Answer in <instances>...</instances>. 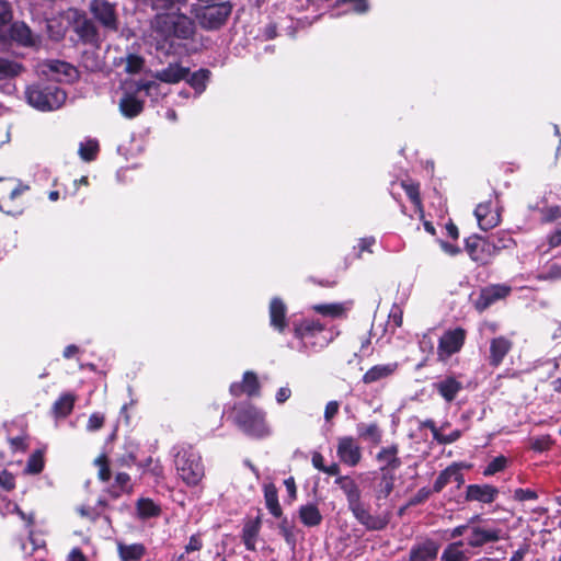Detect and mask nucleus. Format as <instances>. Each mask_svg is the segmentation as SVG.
Instances as JSON below:
<instances>
[{
  "label": "nucleus",
  "instance_id": "obj_7",
  "mask_svg": "<svg viewBox=\"0 0 561 561\" xmlns=\"http://www.w3.org/2000/svg\"><path fill=\"white\" fill-rule=\"evenodd\" d=\"M89 10L105 32L116 33L119 30V20L115 3H111L107 0H91Z\"/></svg>",
  "mask_w": 561,
  "mask_h": 561
},
{
  "label": "nucleus",
  "instance_id": "obj_60",
  "mask_svg": "<svg viewBox=\"0 0 561 561\" xmlns=\"http://www.w3.org/2000/svg\"><path fill=\"white\" fill-rule=\"evenodd\" d=\"M376 240L374 237L362 238L358 241L357 252L354 254L355 259H360L364 252L373 253L371 247L375 244Z\"/></svg>",
  "mask_w": 561,
  "mask_h": 561
},
{
  "label": "nucleus",
  "instance_id": "obj_54",
  "mask_svg": "<svg viewBox=\"0 0 561 561\" xmlns=\"http://www.w3.org/2000/svg\"><path fill=\"white\" fill-rule=\"evenodd\" d=\"M552 439L550 435H543L539 437H535L531 440L530 448L535 451L542 453L549 450L552 446Z\"/></svg>",
  "mask_w": 561,
  "mask_h": 561
},
{
  "label": "nucleus",
  "instance_id": "obj_59",
  "mask_svg": "<svg viewBox=\"0 0 561 561\" xmlns=\"http://www.w3.org/2000/svg\"><path fill=\"white\" fill-rule=\"evenodd\" d=\"M345 3H352L353 11L358 14L366 13L369 9L367 0H336L335 5L339 7Z\"/></svg>",
  "mask_w": 561,
  "mask_h": 561
},
{
  "label": "nucleus",
  "instance_id": "obj_4",
  "mask_svg": "<svg viewBox=\"0 0 561 561\" xmlns=\"http://www.w3.org/2000/svg\"><path fill=\"white\" fill-rule=\"evenodd\" d=\"M234 422L245 435L252 438L263 439L271 435L265 413L252 404L238 408Z\"/></svg>",
  "mask_w": 561,
  "mask_h": 561
},
{
  "label": "nucleus",
  "instance_id": "obj_64",
  "mask_svg": "<svg viewBox=\"0 0 561 561\" xmlns=\"http://www.w3.org/2000/svg\"><path fill=\"white\" fill-rule=\"evenodd\" d=\"M467 559L463 551H457L451 549H444L440 561H465Z\"/></svg>",
  "mask_w": 561,
  "mask_h": 561
},
{
  "label": "nucleus",
  "instance_id": "obj_21",
  "mask_svg": "<svg viewBox=\"0 0 561 561\" xmlns=\"http://www.w3.org/2000/svg\"><path fill=\"white\" fill-rule=\"evenodd\" d=\"M499 495V489L491 484H469L466 489V501H477L483 504L493 503Z\"/></svg>",
  "mask_w": 561,
  "mask_h": 561
},
{
  "label": "nucleus",
  "instance_id": "obj_3",
  "mask_svg": "<svg viewBox=\"0 0 561 561\" xmlns=\"http://www.w3.org/2000/svg\"><path fill=\"white\" fill-rule=\"evenodd\" d=\"M179 477L188 486H196L205 476L199 453L192 446L181 447L174 456Z\"/></svg>",
  "mask_w": 561,
  "mask_h": 561
},
{
  "label": "nucleus",
  "instance_id": "obj_37",
  "mask_svg": "<svg viewBox=\"0 0 561 561\" xmlns=\"http://www.w3.org/2000/svg\"><path fill=\"white\" fill-rule=\"evenodd\" d=\"M10 34L13 41L24 46L34 44L31 28L23 22H15L11 25Z\"/></svg>",
  "mask_w": 561,
  "mask_h": 561
},
{
  "label": "nucleus",
  "instance_id": "obj_36",
  "mask_svg": "<svg viewBox=\"0 0 561 561\" xmlns=\"http://www.w3.org/2000/svg\"><path fill=\"white\" fill-rule=\"evenodd\" d=\"M311 310L316 313L321 314L323 317H329L332 319H341L346 317V307L342 302H331V304H316L311 306Z\"/></svg>",
  "mask_w": 561,
  "mask_h": 561
},
{
  "label": "nucleus",
  "instance_id": "obj_16",
  "mask_svg": "<svg viewBox=\"0 0 561 561\" xmlns=\"http://www.w3.org/2000/svg\"><path fill=\"white\" fill-rule=\"evenodd\" d=\"M28 190V185L19 181L14 188L8 194L9 197L1 202L0 210L10 216L21 215L24 210L23 194Z\"/></svg>",
  "mask_w": 561,
  "mask_h": 561
},
{
  "label": "nucleus",
  "instance_id": "obj_51",
  "mask_svg": "<svg viewBox=\"0 0 561 561\" xmlns=\"http://www.w3.org/2000/svg\"><path fill=\"white\" fill-rule=\"evenodd\" d=\"M94 465L99 468L98 478L103 482H107L112 477L108 457L105 454L99 455L94 459Z\"/></svg>",
  "mask_w": 561,
  "mask_h": 561
},
{
  "label": "nucleus",
  "instance_id": "obj_20",
  "mask_svg": "<svg viewBox=\"0 0 561 561\" xmlns=\"http://www.w3.org/2000/svg\"><path fill=\"white\" fill-rule=\"evenodd\" d=\"M190 75V68L183 67L179 62H170L168 67L157 70L152 73V77L163 83L168 84H176L184 79H186Z\"/></svg>",
  "mask_w": 561,
  "mask_h": 561
},
{
  "label": "nucleus",
  "instance_id": "obj_2",
  "mask_svg": "<svg viewBox=\"0 0 561 561\" xmlns=\"http://www.w3.org/2000/svg\"><path fill=\"white\" fill-rule=\"evenodd\" d=\"M152 28L170 46L193 41L197 31L195 20L183 12L156 13Z\"/></svg>",
  "mask_w": 561,
  "mask_h": 561
},
{
  "label": "nucleus",
  "instance_id": "obj_31",
  "mask_svg": "<svg viewBox=\"0 0 561 561\" xmlns=\"http://www.w3.org/2000/svg\"><path fill=\"white\" fill-rule=\"evenodd\" d=\"M116 547L121 561H140L147 554V548L141 542L125 543L118 541Z\"/></svg>",
  "mask_w": 561,
  "mask_h": 561
},
{
  "label": "nucleus",
  "instance_id": "obj_14",
  "mask_svg": "<svg viewBox=\"0 0 561 561\" xmlns=\"http://www.w3.org/2000/svg\"><path fill=\"white\" fill-rule=\"evenodd\" d=\"M440 543L432 538L415 542L409 551V561H435L438 557Z\"/></svg>",
  "mask_w": 561,
  "mask_h": 561
},
{
  "label": "nucleus",
  "instance_id": "obj_23",
  "mask_svg": "<svg viewBox=\"0 0 561 561\" xmlns=\"http://www.w3.org/2000/svg\"><path fill=\"white\" fill-rule=\"evenodd\" d=\"M399 454V447L397 444H392L387 447H382L376 455V460L380 463H382L379 468V471L386 472H393L401 467L402 461L398 456Z\"/></svg>",
  "mask_w": 561,
  "mask_h": 561
},
{
  "label": "nucleus",
  "instance_id": "obj_61",
  "mask_svg": "<svg viewBox=\"0 0 561 561\" xmlns=\"http://www.w3.org/2000/svg\"><path fill=\"white\" fill-rule=\"evenodd\" d=\"M13 18L11 4L7 0H0V26L11 22Z\"/></svg>",
  "mask_w": 561,
  "mask_h": 561
},
{
  "label": "nucleus",
  "instance_id": "obj_15",
  "mask_svg": "<svg viewBox=\"0 0 561 561\" xmlns=\"http://www.w3.org/2000/svg\"><path fill=\"white\" fill-rule=\"evenodd\" d=\"M462 468H468V466L462 462H453L440 471L433 484L434 493L442 492L443 489L451 482L457 483V486L460 488L465 483V477L461 472Z\"/></svg>",
  "mask_w": 561,
  "mask_h": 561
},
{
  "label": "nucleus",
  "instance_id": "obj_40",
  "mask_svg": "<svg viewBox=\"0 0 561 561\" xmlns=\"http://www.w3.org/2000/svg\"><path fill=\"white\" fill-rule=\"evenodd\" d=\"M188 0H150V5L157 13L181 12Z\"/></svg>",
  "mask_w": 561,
  "mask_h": 561
},
{
  "label": "nucleus",
  "instance_id": "obj_12",
  "mask_svg": "<svg viewBox=\"0 0 561 561\" xmlns=\"http://www.w3.org/2000/svg\"><path fill=\"white\" fill-rule=\"evenodd\" d=\"M511 287L503 284H493L481 288L478 298L474 300V308L483 312L496 301L506 298L511 294Z\"/></svg>",
  "mask_w": 561,
  "mask_h": 561
},
{
  "label": "nucleus",
  "instance_id": "obj_41",
  "mask_svg": "<svg viewBox=\"0 0 561 561\" xmlns=\"http://www.w3.org/2000/svg\"><path fill=\"white\" fill-rule=\"evenodd\" d=\"M358 436L365 440H369L375 445L381 443L382 432L379 428L377 423H371L368 425L359 424L357 426Z\"/></svg>",
  "mask_w": 561,
  "mask_h": 561
},
{
  "label": "nucleus",
  "instance_id": "obj_24",
  "mask_svg": "<svg viewBox=\"0 0 561 561\" xmlns=\"http://www.w3.org/2000/svg\"><path fill=\"white\" fill-rule=\"evenodd\" d=\"M501 539V529L482 528L479 526L471 528V535L467 540L471 548H480L490 542H496Z\"/></svg>",
  "mask_w": 561,
  "mask_h": 561
},
{
  "label": "nucleus",
  "instance_id": "obj_18",
  "mask_svg": "<svg viewBox=\"0 0 561 561\" xmlns=\"http://www.w3.org/2000/svg\"><path fill=\"white\" fill-rule=\"evenodd\" d=\"M261 385L259 378L253 371H245L242 376V381L232 382L229 387V392L232 397L239 398L242 394L248 397H259Z\"/></svg>",
  "mask_w": 561,
  "mask_h": 561
},
{
  "label": "nucleus",
  "instance_id": "obj_6",
  "mask_svg": "<svg viewBox=\"0 0 561 561\" xmlns=\"http://www.w3.org/2000/svg\"><path fill=\"white\" fill-rule=\"evenodd\" d=\"M195 10V19L205 31L220 30L232 13L230 1H210Z\"/></svg>",
  "mask_w": 561,
  "mask_h": 561
},
{
  "label": "nucleus",
  "instance_id": "obj_45",
  "mask_svg": "<svg viewBox=\"0 0 561 561\" xmlns=\"http://www.w3.org/2000/svg\"><path fill=\"white\" fill-rule=\"evenodd\" d=\"M99 151L100 146L98 140L89 139L80 144L78 153L83 161L90 162L96 159Z\"/></svg>",
  "mask_w": 561,
  "mask_h": 561
},
{
  "label": "nucleus",
  "instance_id": "obj_19",
  "mask_svg": "<svg viewBox=\"0 0 561 561\" xmlns=\"http://www.w3.org/2000/svg\"><path fill=\"white\" fill-rule=\"evenodd\" d=\"M270 324L278 333H284L288 327L287 306L279 297H273L268 307Z\"/></svg>",
  "mask_w": 561,
  "mask_h": 561
},
{
  "label": "nucleus",
  "instance_id": "obj_34",
  "mask_svg": "<svg viewBox=\"0 0 561 561\" xmlns=\"http://www.w3.org/2000/svg\"><path fill=\"white\" fill-rule=\"evenodd\" d=\"M77 397L71 392H65L54 402L51 413L56 419H65L71 414Z\"/></svg>",
  "mask_w": 561,
  "mask_h": 561
},
{
  "label": "nucleus",
  "instance_id": "obj_43",
  "mask_svg": "<svg viewBox=\"0 0 561 561\" xmlns=\"http://www.w3.org/2000/svg\"><path fill=\"white\" fill-rule=\"evenodd\" d=\"M210 71L205 68H201L197 71L191 72L186 79H184L195 91L202 92L206 88V82L209 79Z\"/></svg>",
  "mask_w": 561,
  "mask_h": 561
},
{
  "label": "nucleus",
  "instance_id": "obj_44",
  "mask_svg": "<svg viewBox=\"0 0 561 561\" xmlns=\"http://www.w3.org/2000/svg\"><path fill=\"white\" fill-rule=\"evenodd\" d=\"M538 280L556 282L561 279V262H548L542 271L536 275Z\"/></svg>",
  "mask_w": 561,
  "mask_h": 561
},
{
  "label": "nucleus",
  "instance_id": "obj_26",
  "mask_svg": "<svg viewBox=\"0 0 561 561\" xmlns=\"http://www.w3.org/2000/svg\"><path fill=\"white\" fill-rule=\"evenodd\" d=\"M512 341L505 336H497L492 339L490 343L489 364L492 367H499L502 364L504 357L512 350Z\"/></svg>",
  "mask_w": 561,
  "mask_h": 561
},
{
  "label": "nucleus",
  "instance_id": "obj_30",
  "mask_svg": "<svg viewBox=\"0 0 561 561\" xmlns=\"http://www.w3.org/2000/svg\"><path fill=\"white\" fill-rule=\"evenodd\" d=\"M145 108V101L138 99L135 93H125L119 100V111L126 118H135L139 116Z\"/></svg>",
  "mask_w": 561,
  "mask_h": 561
},
{
  "label": "nucleus",
  "instance_id": "obj_46",
  "mask_svg": "<svg viewBox=\"0 0 561 561\" xmlns=\"http://www.w3.org/2000/svg\"><path fill=\"white\" fill-rule=\"evenodd\" d=\"M45 467L44 453L36 449L27 459L25 472L30 474H39Z\"/></svg>",
  "mask_w": 561,
  "mask_h": 561
},
{
  "label": "nucleus",
  "instance_id": "obj_50",
  "mask_svg": "<svg viewBox=\"0 0 561 561\" xmlns=\"http://www.w3.org/2000/svg\"><path fill=\"white\" fill-rule=\"evenodd\" d=\"M131 91L129 93H135L137 96L138 93L145 92L147 96H151V89L159 90L160 84L156 80H135L130 84Z\"/></svg>",
  "mask_w": 561,
  "mask_h": 561
},
{
  "label": "nucleus",
  "instance_id": "obj_55",
  "mask_svg": "<svg viewBox=\"0 0 561 561\" xmlns=\"http://www.w3.org/2000/svg\"><path fill=\"white\" fill-rule=\"evenodd\" d=\"M432 492H434L433 489L431 490L427 486L421 488L413 496L409 499L408 506H417L425 503L430 499Z\"/></svg>",
  "mask_w": 561,
  "mask_h": 561
},
{
  "label": "nucleus",
  "instance_id": "obj_38",
  "mask_svg": "<svg viewBox=\"0 0 561 561\" xmlns=\"http://www.w3.org/2000/svg\"><path fill=\"white\" fill-rule=\"evenodd\" d=\"M490 240L492 252L495 255L500 251L513 248L516 243L512 236L506 231H497L496 233L488 237Z\"/></svg>",
  "mask_w": 561,
  "mask_h": 561
},
{
  "label": "nucleus",
  "instance_id": "obj_39",
  "mask_svg": "<svg viewBox=\"0 0 561 561\" xmlns=\"http://www.w3.org/2000/svg\"><path fill=\"white\" fill-rule=\"evenodd\" d=\"M136 510L140 519L158 517L161 514L160 506L148 497L139 499L136 504Z\"/></svg>",
  "mask_w": 561,
  "mask_h": 561
},
{
  "label": "nucleus",
  "instance_id": "obj_5",
  "mask_svg": "<svg viewBox=\"0 0 561 561\" xmlns=\"http://www.w3.org/2000/svg\"><path fill=\"white\" fill-rule=\"evenodd\" d=\"M27 102L39 111H54L66 101V92L55 84H33L26 89Z\"/></svg>",
  "mask_w": 561,
  "mask_h": 561
},
{
  "label": "nucleus",
  "instance_id": "obj_62",
  "mask_svg": "<svg viewBox=\"0 0 561 561\" xmlns=\"http://www.w3.org/2000/svg\"><path fill=\"white\" fill-rule=\"evenodd\" d=\"M389 320L396 328L402 327L403 310L398 304L392 305L390 312H389Z\"/></svg>",
  "mask_w": 561,
  "mask_h": 561
},
{
  "label": "nucleus",
  "instance_id": "obj_10",
  "mask_svg": "<svg viewBox=\"0 0 561 561\" xmlns=\"http://www.w3.org/2000/svg\"><path fill=\"white\" fill-rule=\"evenodd\" d=\"M465 251L473 262L482 266L490 264L494 257L489 238L477 233L465 239Z\"/></svg>",
  "mask_w": 561,
  "mask_h": 561
},
{
  "label": "nucleus",
  "instance_id": "obj_11",
  "mask_svg": "<svg viewBox=\"0 0 561 561\" xmlns=\"http://www.w3.org/2000/svg\"><path fill=\"white\" fill-rule=\"evenodd\" d=\"M466 335V330L460 327L446 331L438 341V360L444 362L458 353L465 344Z\"/></svg>",
  "mask_w": 561,
  "mask_h": 561
},
{
  "label": "nucleus",
  "instance_id": "obj_47",
  "mask_svg": "<svg viewBox=\"0 0 561 561\" xmlns=\"http://www.w3.org/2000/svg\"><path fill=\"white\" fill-rule=\"evenodd\" d=\"M48 68L54 73L62 75L68 81L77 76V69L66 61L50 60Z\"/></svg>",
  "mask_w": 561,
  "mask_h": 561
},
{
  "label": "nucleus",
  "instance_id": "obj_33",
  "mask_svg": "<svg viewBox=\"0 0 561 561\" xmlns=\"http://www.w3.org/2000/svg\"><path fill=\"white\" fill-rule=\"evenodd\" d=\"M264 502L267 511L275 518L283 516V508L278 500V489L273 482L263 485Z\"/></svg>",
  "mask_w": 561,
  "mask_h": 561
},
{
  "label": "nucleus",
  "instance_id": "obj_9",
  "mask_svg": "<svg viewBox=\"0 0 561 561\" xmlns=\"http://www.w3.org/2000/svg\"><path fill=\"white\" fill-rule=\"evenodd\" d=\"M73 32L78 35L80 42L84 45H89L95 48H100L102 44V37L99 27L92 19H89L85 13H79L76 11V18L73 20Z\"/></svg>",
  "mask_w": 561,
  "mask_h": 561
},
{
  "label": "nucleus",
  "instance_id": "obj_25",
  "mask_svg": "<svg viewBox=\"0 0 561 561\" xmlns=\"http://www.w3.org/2000/svg\"><path fill=\"white\" fill-rule=\"evenodd\" d=\"M474 215L479 227L484 231L496 227L501 221L500 214L492 209L491 202L478 204L474 209Z\"/></svg>",
  "mask_w": 561,
  "mask_h": 561
},
{
  "label": "nucleus",
  "instance_id": "obj_29",
  "mask_svg": "<svg viewBox=\"0 0 561 561\" xmlns=\"http://www.w3.org/2000/svg\"><path fill=\"white\" fill-rule=\"evenodd\" d=\"M399 368V364L397 362L387 363V364H378L370 367L363 375V382L366 385H370L383 379L391 377Z\"/></svg>",
  "mask_w": 561,
  "mask_h": 561
},
{
  "label": "nucleus",
  "instance_id": "obj_28",
  "mask_svg": "<svg viewBox=\"0 0 561 561\" xmlns=\"http://www.w3.org/2000/svg\"><path fill=\"white\" fill-rule=\"evenodd\" d=\"M110 504L107 499L104 496L99 497L95 506L90 505H81L77 507V513L82 517L92 523H95L99 518H103L108 525H111L112 520L108 515L103 514L104 508H108Z\"/></svg>",
  "mask_w": 561,
  "mask_h": 561
},
{
  "label": "nucleus",
  "instance_id": "obj_8",
  "mask_svg": "<svg viewBox=\"0 0 561 561\" xmlns=\"http://www.w3.org/2000/svg\"><path fill=\"white\" fill-rule=\"evenodd\" d=\"M325 325L318 319L304 318L293 322L294 336L299 340L305 347L317 346L316 339L323 333Z\"/></svg>",
  "mask_w": 561,
  "mask_h": 561
},
{
  "label": "nucleus",
  "instance_id": "obj_56",
  "mask_svg": "<svg viewBox=\"0 0 561 561\" xmlns=\"http://www.w3.org/2000/svg\"><path fill=\"white\" fill-rule=\"evenodd\" d=\"M204 546L203 535L201 533L194 534L190 537L188 542L184 546V553L190 554L202 550Z\"/></svg>",
  "mask_w": 561,
  "mask_h": 561
},
{
  "label": "nucleus",
  "instance_id": "obj_63",
  "mask_svg": "<svg viewBox=\"0 0 561 561\" xmlns=\"http://www.w3.org/2000/svg\"><path fill=\"white\" fill-rule=\"evenodd\" d=\"M514 499L519 502H524V501H528V500H537L538 493L531 489L518 488L514 491Z\"/></svg>",
  "mask_w": 561,
  "mask_h": 561
},
{
  "label": "nucleus",
  "instance_id": "obj_22",
  "mask_svg": "<svg viewBox=\"0 0 561 561\" xmlns=\"http://www.w3.org/2000/svg\"><path fill=\"white\" fill-rule=\"evenodd\" d=\"M262 527V513L259 510V513L255 518L248 519L244 522L242 531H241V540L249 551H256V541L260 536Z\"/></svg>",
  "mask_w": 561,
  "mask_h": 561
},
{
  "label": "nucleus",
  "instance_id": "obj_57",
  "mask_svg": "<svg viewBox=\"0 0 561 561\" xmlns=\"http://www.w3.org/2000/svg\"><path fill=\"white\" fill-rule=\"evenodd\" d=\"M0 486L7 492L15 489V477L7 469L0 471Z\"/></svg>",
  "mask_w": 561,
  "mask_h": 561
},
{
  "label": "nucleus",
  "instance_id": "obj_17",
  "mask_svg": "<svg viewBox=\"0 0 561 561\" xmlns=\"http://www.w3.org/2000/svg\"><path fill=\"white\" fill-rule=\"evenodd\" d=\"M433 389L445 402L451 403L463 390V383L455 375H446L433 383Z\"/></svg>",
  "mask_w": 561,
  "mask_h": 561
},
{
  "label": "nucleus",
  "instance_id": "obj_27",
  "mask_svg": "<svg viewBox=\"0 0 561 561\" xmlns=\"http://www.w3.org/2000/svg\"><path fill=\"white\" fill-rule=\"evenodd\" d=\"M397 477L393 472L379 471L374 478V491L377 500H386L393 491Z\"/></svg>",
  "mask_w": 561,
  "mask_h": 561
},
{
  "label": "nucleus",
  "instance_id": "obj_53",
  "mask_svg": "<svg viewBox=\"0 0 561 561\" xmlns=\"http://www.w3.org/2000/svg\"><path fill=\"white\" fill-rule=\"evenodd\" d=\"M540 214H541V221L552 222V221L561 218V206L560 205L546 206L540 209Z\"/></svg>",
  "mask_w": 561,
  "mask_h": 561
},
{
  "label": "nucleus",
  "instance_id": "obj_13",
  "mask_svg": "<svg viewBox=\"0 0 561 561\" xmlns=\"http://www.w3.org/2000/svg\"><path fill=\"white\" fill-rule=\"evenodd\" d=\"M336 455L340 461L348 467H355L362 460L360 446L352 436H342L337 439Z\"/></svg>",
  "mask_w": 561,
  "mask_h": 561
},
{
  "label": "nucleus",
  "instance_id": "obj_32",
  "mask_svg": "<svg viewBox=\"0 0 561 561\" xmlns=\"http://www.w3.org/2000/svg\"><path fill=\"white\" fill-rule=\"evenodd\" d=\"M298 517L300 523L308 528L318 527L323 522V516L316 503H307L299 507Z\"/></svg>",
  "mask_w": 561,
  "mask_h": 561
},
{
  "label": "nucleus",
  "instance_id": "obj_58",
  "mask_svg": "<svg viewBox=\"0 0 561 561\" xmlns=\"http://www.w3.org/2000/svg\"><path fill=\"white\" fill-rule=\"evenodd\" d=\"M105 422V416L103 413L94 412L90 415L88 423H87V430L89 432H95L103 427Z\"/></svg>",
  "mask_w": 561,
  "mask_h": 561
},
{
  "label": "nucleus",
  "instance_id": "obj_42",
  "mask_svg": "<svg viewBox=\"0 0 561 561\" xmlns=\"http://www.w3.org/2000/svg\"><path fill=\"white\" fill-rule=\"evenodd\" d=\"M279 519L280 520L277 525L279 534L284 538L285 542L294 549L297 543L296 534H295V525L291 520H289L284 515L282 517H279Z\"/></svg>",
  "mask_w": 561,
  "mask_h": 561
},
{
  "label": "nucleus",
  "instance_id": "obj_48",
  "mask_svg": "<svg viewBox=\"0 0 561 561\" xmlns=\"http://www.w3.org/2000/svg\"><path fill=\"white\" fill-rule=\"evenodd\" d=\"M23 70V66L16 61L0 57V78H14Z\"/></svg>",
  "mask_w": 561,
  "mask_h": 561
},
{
  "label": "nucleus",
  "instance_id": "obj_1",
  "mask_svg": "<svg viewBox=\"0 0 561 561\" xmlns=\"http://www.w3.org/2000/svg\"><path fill=\"white\" fill-rule=\"evenodd\" d=\"M334 483L343 491L347 508L355 519L369 531H379L387 528L391 519V512L371 514L369 506L362 501V491L351 476H339Z\"/></svg>",
  "mask_w": 561,
  "mask_h": 561
},
{
  "label": "nucleus",
  "instance_id": "obj_49",
  "mask_svg": "<svg viewBox=\"0 0 561 561\" xmlns=\"http://www.w3.org/2000/svg\"><path fill=\"white\" fill-rule=\"evenodd\" d=\"M508 462H510V460L507 457H505L504 455H500V456L493 458L488 463V466L483 469L482 474L484 477H491L499 472H502L507 468Z\"/></svg>",
  "mask_w": 561,
  "mask_h": 561
},
{
  "label": "nucleus",
  "instance_id": "obj_52",
  "mask_svg": "<svg viewBox=\"0 0 561 561\" xmlns=\"http://www.w3.org/2000/svg\"><path fill=\"white\" fill-rule=\"evenodd\" d=\"M145 67V58L137 54H128L125 58V71L130 75L139 73Z\"/></svg>",
  "mask_w": 561,
  "mask_h": 561
},
{
  "label": "nucleus",
  "instance_id": "obj_35",
  "mask_svg": "<svg viewBox=\"0 0 561 561\" xmlns=\"http://www.w3.org/2000/svg\"><path fill=\"white\" fill-rule=\"evenodd\" d=\"M408 198L413 204L415 210L420 213L421 218L424 217V208L421 198L420 183L412 180H403L400 183Z\"/></svg>",
  "mask_w": 561,
  "mask_h": 561
}]
</instances>
